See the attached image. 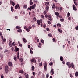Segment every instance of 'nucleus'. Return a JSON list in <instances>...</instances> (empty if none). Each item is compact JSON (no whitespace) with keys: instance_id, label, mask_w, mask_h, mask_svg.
Returning a JSON list of instances; mask_svg holds the SVG:
<instances>
[{"instance_id":"1","label":"nucleus","mask_w":78,"mask_h":78,"mask_svg":"<svg viewBox=\"0 0 78 78\" xmlns=\"http://www.w3.org/2000/svg\"><path fill=\"white\" fill-rule=\"evenodd\" d=\"M31 61L32 63H33V62H34V63H36V58H33L31 60Z\"/></svg>"},{"instance_id":"2","label":"nucleus","mask_w":78,"mask_h":78,"mask_svg":"<svg viewBox=\"0 0 78 78\" xmlns=\"http://www.w3.org/2000/svg\"><path fill=\"white\" fill-rule=\"evenodd\" d=\"M73 9L74 11H77V9H76V7L75 6V5H73Z\"/></svg>"},{"instance_id":"3","label":"nucleus","mask_w":78,"mask_h":78,"mask_svg":"<svg viewBox=\"0 0 78 78\" xmlns=\"http://www.w3.org/2000/svg\"><path fill=\"white\" fill-rule=\"evenodd\" d=\"M15 52H17L18 51H19V48H17V46H15Z\"/></svg>"},{"instance_id":"4","label":"nucleus","mask_w":78,"mask_h":78,"mask_svg":"<svg viewBox=\"0 0 78 78\" xmlns=\"http://www.w3.org/2000/svg\"><path fill=\"white\" fill-rule=\"evenodd\" d=\"M66 65H67V66H68V67L69 69H70V68L71 67V66H70V62H67V63H66Z\"/></svg>"},{"instance_id":"5","label":"nucleus","mask_w":78,"mask_h":78,"mask_svg":"<svg viewBox=\"0 0 78 78\" xmlns=\"http://www.w3.org/2000/svg\"><path fill=\"white\" fill-rule=\"evenodd\" d=\"M36 8V4H34L32 6L30 7V9H34Z\"/></svg>"},{"instance_id":"6","label":"nucleus","mask_w":78,"mask_h":78,"mask_svg":"<svg viewBox=\"0 0 78 78\" xmlns=\"http://www.w3.org/2000/svg\"><path fill=\"white\" fill-rule=\"evenodd\" d=\"M70 65L71 66V67H72L73 69H74L75 68V66L74 65V64H73V63H71Z\"/></svg>"},{"instance_id":"7","label":"nucleus","mask_w":78,"mask_h":78,"mask_svg":"<svg viewBox=\"0 0 78 78\" xmlns=\"http://www.w3.org/2000/svg\"><path fill=\"white\" fill-rule=\"evenodd\" d=\"M50 73H52V75L54 74V69H53V68L51 69V70L50 71Z\"/></svg>"},{"instance_id":"8","label":"nucleus","mask_w":78,"mask_h":78,"mask_svg":"<svg viewBox=\"0 0 78 78\" xmlns=\"http://www.w3.org/2000/svg\"><path fill=\"white\" fill-rule=\"evenodd\" d=\"M55 14L56 16H57V17H59V13L55 12Z\"/></svg>"},{"instance_id":"9","label":"nucleus","mask_w":78,"mask_h":78,"mask_svg":"<svg viewBox=\"0 0 78 78\" xmlns=\"http://www.w3.org/2000/svg\"><path fill=\"white\" fill-rule=\"evenodd\" d=\"M20 55V52L19 51H18L17 53V58H18V59L19 58V55Z\"/></svg>"},{"instance_id":"10","label":"nucleus","mask_w":78,"mask_h":78,"mask_svg":"<svg viewBox=\"0 0 78 78\" xmlns=\"http://www.w3.org/2000/svg\"><path fill=\"white\" fill-rule=\"evenodd\" d=\"M8 65L10 67H11L12 66V63L11 62H9Z\"/></svg>"},{"instance_id":"11","label":"nucleus","mask_w":78,"mask_h":78,"mask_svg":"<svg viewBox=\"0 0 78 78\" xmlns=\"http://www.w3.org/2000/svg\"><path fill=\"white\" fill-rule=\"evenodd\" d=\"M17 31L18 32V33H22V30L21 29H20L19 30H18Z\"/></svg>"},{"instance_id":"12","label":"nucleus","mask_w":78,"mask_h":78,"mask_svg":"<svg viewBox=\"0 0 78 78\" xmlns=\"http://www.w3.org/2000/svg\"><path fill=\"white\" fill-rule=\"evenodd\" d=\"M5 70H8V66L6 65L5 66Z\"/></svg>"},{"instance_id":"13","label":"nucleus","mask_w":78,"mask_h":78,"mask_svg":"<svg viewBox=\"0 0 78 78\" xmlns=\"http://www.w3.org/2000/svg\"><path fill=\"white\" fill-rule=\"evenodd\" d=\"M49 6H47L46 7V9L47 11H48V10L49 9Z\"/></svg>"},{"instance_id":"14","label":"nucleus","mask_w":78,"mask_h":78,"mask_svg":"<svg viewBox=\"0 0 78 78\" xmlns=\"http://www.w3.org/2000/svg\"><path fill=\"white\" fill-rule=\"evenodd\" d=\"M60 59L61 61H63L64 60V58L62 56H61L60 57Z\"/></svg>"},{"instance_id":"15","label":"nucleus","mask_w":78,"mask_h":78,"mask_svg":"<svg viewBox=\"0 0 78 78\" xmlns=\"http://www.w3.org/2000/svg\"><path fill=\"white\" fill-rule=\"evenodd\" d=\"M45 5L46 6H49V2H45Z\"/></svg>"},{"instance_id":"16","label":"nucleus","mask_w":78,"mask_h":78,"mask_svg":"<svg viewBox=\"0 0 78 78\" xmlns=\"http://www.w3.org/2000/svg\"><path fill=\"white\" fill-rule=\"evenodd\" d=\"M19 73H20L23 74V73L24 71L23 70H21L19 71Z\"/></svg>"},{"instance_id":"17","label":"nucleus","mask_w":78,"mask_h":78,"mask_svg":"<svg viewBox=\"0 0 78 78\" xmlns=\"http://www.w3.org/2000/svg\"><path fill=\"white\" fill-rule=\"evenodd\" d=\"M11 11H12V12H13V11H14V9L13 8V7H12V6L11 7Z\"/></svg>"},{"instance_id":"18","label":"nucleus","mask_w":78,"mask_h":78,"mask_svg":"<svg viewBox=\"0 0 78 78\" xmlns=\"http://www.w3.org/2000/svg\"><path fill=\"white\" fill-rule=\"evenodd\" d=\"M21 28V27H20L19 26H17L16 27V29H20Z\"/></svg>"},{"instance_id":"19","label":"nucleus","mask_w":78,"mask_h":78,"mask_svg":"<svg viewBox=\"0 0 78 78\" xmlns=\"http://www.w3.org/2000/svg\"><path fill=\"white\" fill-rule=\"evenodd\" d=\"M23 41H24L25 43H26L27 42V40L24 38H23Z\"/></svg>"},{"instance_id":"20","label":"nucleus","mask_w":78,"mask_h":78,"mask_svg":"<svg viewBox=\"0 0 78 78\" xmlns=\"http://www.w3.org/2000/svg\"><path fill=\"white\" fill-rule=\"evenodd\" d=\"M55 4L54 3H53V4L52 8V9H55Z\"/></svg>"},{"instance_id":"21","label":"nucleus","mask_w":78,"mask_h":78,"mask_svg":"<svg viewBox=\"0 0 78 78\" xmlns=\"http://www.w3.org/2000/svg\"><path fill=\"white\" fill-rule=\"evenodd\" d=\"M33 20H34V22H36V20H37V19L35 17H34L33 18Z\"/></svg>"},{"instance_id":"22","label":"nucleus","mask_w":78,"mask_h":78,"mask_svg":"<svg viewBox=\"0 0 78 78\" xmlns=\"http://www.w3.org/2000/svg\"><path fill=\"white\" fill-rule=\"evenodd\" d=\"M75 75L77 77L78 76V72H76L75 73Z\"/></svg>"},{"instance_id":"23","label":"nucleus","mask_w":78,"mask_h":78,"mask_svg":"<svg viewBox=\"0 0 78 78\" xmlns=\"http://www.w3.org/2000/svg\"><path fill=\"white\" fill-rule=\"evenodd\" d=\"M30 5H32L33 3V2H32V1H31V0H30Z\"/></svg>"},{"instance_id":"24","label":"nucleus","mask_w":78,"mask_h":78,"mask_svg":"<svg viewBox=\"0 0 78 78\" xmlns=\"http://www.w3.org/2000/svg\"><path fill=\"white\" fill-rule=\"evenodd\" d=\"M49 65L51 66H51H52L53 62H51L49 63Z\"/></svg>"},{"instance_id":"25","label":"nucleus","mask_w":78,"mask_h":78,"mask_svg":"<svg viewBox=\"0 0 78 78\" xmlns=\"http://www.w3.org/2000/svg\"><path fill=\"white\" fill-rule=\"evenodd\" d=\"M37 22L38 25H40V23H41V22H40V21H39V20H38L37 21Z\"/></svg>"},{"instance_id":"26","label":"nucleus","mask_w":78,"mask_h":78,"mask_svg":"<svg viewBox=\"0 0 78 78\" xmlns=\"http://www.w3.org/2000/svg\"><path fill=\"white\" fill-rule=\"evenodd\" d=\"M58 30L60 33H62V30L60 29H58Z\"/></svg>"},{"instance_id":"27","label":"nucleus","mask_w":78,"mask_h":78,"mask_svg":"<svg viewBox=\"0 0 78 78\" xmlns=\"http://www.w3.org/2000/svg\"><path fill=\"white\" fill-rule=\"evenodd\" d=\"M20 62H23V58H20Z\"/></svg>"},{"instance_id":"28","label":"nucleus","mask_w":78,"mask_h":78,"mask_svg":"<svg viewBox=\"0 0 78 78\" xmlns=\"http://www.w3.org/2000/svg\"><path fill=\"white\" fill-rule=\"evenodd\" d=\"M67 17H69L70 16V14L69 12H68L67 14Z\"/></svg>"},{"instance_id":"29","label":"nucleus","mask_w":78,"mask_h":78,"mask_svg":"<svg viewBox=\"0 0 78 78\" xmlns=\"http://www.w3.org/2000/svg\"><path fill=\"white\" fill-rule=\"evenodd\" d=\"M8 71L9 70H5V73L6 74H8Z\"/></svg>"},{"instance_id":"30","label":"nucleus","mask_w":78,"mask_h":78,"mask_svg":"<svg viewBox=\"0 0 78 78\" xmlns=\"http://www.w3.org/2000/svg\"><path fill=\"white\" fill-rule=\"evenodd\" d=\"M61 22H63V21H64V19L62 18V19H60Z\"/></svg>"},{"instance_id":"31","label":"nucleus","mask_w":78,"mask_h":78,"mask_svg":"<svg viewBox=\"0 0 78 78\" xmlns=\"http://www.w3.org/2000/svg\"><path fill=\"white\" fill-rule=\"evenodd\" d=\"M57 27H61V25L60 24H57Z\"/></svg>"},{"instance_id":"32","label":"nucleus","mask_w":78,"mask_h":78,"mask_svg":"<svg viewBox=\"0 0 78 78\" xmlns=\"http://www.w3.org/2000/svg\"><path fill=\"white\" fill-rule=\"evenodd\" d=\"M11 45H12V41H10L9 43V45L10 46Z\"/></svg>"},{"instance_id":"33","label":"nucleus","mask_w":78,"mask_h":78,"mask_svg":"<svg viewBox=\"0 0 78 78\" xmlns=\"http://www.w3.org/2000/svg\"><path fill=\"white\" fill-rule=\"evenodd\" d=\"M74 3L76 6H77L78 5V3H77L75 2H74Z\"/></svg>"},{"instance_id":"34","label":"nucleus","mask_w":78,"mask_h":78,"mask_svg":"<svg viewBox=\"0 0 78 78\" xmlns=\"http://www.w3.org/2000/svg\"><path fill=\"white\" fill-rule=\"evenodd\" d=\"M48 36L50 37H52V35H51V34L50 33L48 34Z\"/></svg>"},{"instance_id":"35","label":"nucleus","mask_w":78,"mask_h":78,"mask_svg":"<svg viewBox=\"0 0 78 78\" xmlns=\"http://www.w3.org/2000/svg\"><path fill=\"white\" fill-rule=\"evenodd\" d=\"M32 69L33 71H34V66H32Z\"/></svg>"},{"instance_id":"36","label":"nucleus","mask_w":78,"mask_h":78,"mask_svg":"<svg viewBox=\"0 0 78 78\" xmlns=\"http://www.w3.org/2000/svg\"><path fill=\"white\" fill-rule=\"evenodd\" d=\"M0 57L1 58H3V55L2 54H0Z\"/></svg>"},{"instance_id":"37","label":"nucleus","mask_w":78,"mask_h":78,"mask_svg":"<svg viewBox=\"0 0 78 78\" xmlns=\"http://www.w3.org/2000/svg\"><path fill=\"white\" fill-rule=\"evenodd\" d=\"M44 69L45 70H47V66H44Z\"/></svg>"},{"instance_id":"38","label":"nucleus","mask_w":78,"mask_h":78,"mask_svg":"<svg viewBox=\"0 0 78 78\" xmlns=\"http://www.w3.org/2000/svg\"><path fill=\"white\" fill-rule=\"evenodd\" d=\"M26 30L27 32H29L30 31V30L28 29V28H27L26 29Z\"/></svg>"},{"instance_id":"39","label":"nucleus","mask_w":78,"mask_h":78,"mask_svg":"<svg viewBox=\"0 0 78 78\" xmlns=\"http://www.w3.org/2000/svg\"><path fill=\"white\" fill-rule=\"evenodd\" d=\"M15 8L16 9H17L18 8V6L17 5H16V6L15 7Z\"/></svg>"},{"instance_id":"40","label":"nucleus","mask_w":78,"mask_h":78,"mask_svg":"<svg viewBox=\"0 0 78 78\" xmlns=\"http://www.w3.org/2000/svg\"><path fill=\"white\" fill-rule=\"evenodd\" d=\"M52 40L54 42H56V40H55V39L54 38L52 39Z\"/></svg>"},{"instance_id":"41","label":"nucleus","mask_w":78,"mask_h":78,"mask_svg":"<svg viewBox=\"0 0 78 78\" xmlns=\"http://www.w3.org/2000/svg\"><path fill=\"white\" fill-rule=\"evenodd\" d=\"M8 50L6 49L4 51V53H6L7 52H8Z\"/></svg>"},{"instance_id":"42","label":"nucleus","mask_w":78,"mask_h":78,"mask_svg":"<svg viewBox=\"0 0 78 78\" xmlns=\"http://www.w3.org/2000/svg\"><path fill=\"white\" fill-rule=\"evenodd\" d=\"M42 66V63L41 62L39 64V66Z\"/></svg>"},{"instance_id":"43","label":"nucleus","mask_w":78,"mask_h":78,"mask_svg":"<svg viewBox=\"0 0 78 78\" xmlns=\"http://www.w3.org/2000/svg\"><path fill=\"white\" fill-rule=\"evenodd\" d=\"M48 17L49 18V19H51V16L50 15H48Z\"/></svg>"},{"instance_id":"44","label":"nucleus","mask_w":78,"mask_h":78,"mask_svg":"<svg viewBox=\"0 0 78 78\" xmlns=\"http://www.w3.org/2000/svg\"><path fill=\"white\" fill-rule=\"evenodd\" d=\"M76 30H78V25L75 27Z\"/></svg>"},{"instance_id":"45","label":"nucleus","mask_w":78,"mask_h":78,"mask_svg":"<svg viewBox=\"0 0 78 78\" xmlns=\"http://www.w3.org/2000/svg\"><path fill=\"white\" fill-rule=\"evenodd\" d=\"M48 77H49V74H47L46 75V78H48Z\"/></svg>"},{"instance_id":"46","label":"nucleus","mask_w":78,"mask_h":78,"mask_svg":"<svg viewBox=\"0 0 78 78\" xmlns=\"http://www.w3.org/2000/svg\"><path fill=\"white\" fill-rule=\"evenodd\" d=\"M30 51L31 54H33V51L31 50V49L30 50Z\"/></svg>"},{"instance_id":"47","label":"nucleus","mask_w":78,"mask_h":78,"mask_svg":"<svg viewBox=\"0 0 78 78\" xmlns=\"http://www.w3.org/2000/svg\"><path fill=\"white\" fill-rule=\"evenodd\" d=\"M26 78H28V74H27L26 75Z\"/></svg>"},{"instance_id":"48","label":"nucleus","mask_w":78,"mask_h":78,"mask_svg":"<svg viewBox=\"0 0 78 78\" xmlns=\"http://www.w3.org/2000/svg\"><path fill=\"white\" fill-rule=\"evenodd\" d=\"M41 42H42V43H44V41L43 40H41Z\"/></svg>"},{"instance_id":"49","label":"nucleus","mask_w":78,"mask_h":78,"mask_svg":"<svg viewBox=\"0 0 78 78\" xmlns=\"http://www.w3.org/2000/svg\"><path fill=\"white\" fill-rule=\"evenodd\" d=\"M48 24H49V25H51V23L50 22V21H48Z\"/></svg>"},{"instance_id":"50","label":"nucleus","mask_w":78,"mask_h":78,"mask_svg":"<svg viewBox=\"0 0 78 78\" xmlns=\"http://www.w3.org/2000/svg\"><path fill=\"white\" fill-rule=\"evenodd\" d=\"M14 60L15 61H17V59H16V57H14Z\"/></svg>"},{"instance_id":"51","label":"nucleus","mask_w":78,"mask_h":78,"mask_svg":"<svg viewBox=\"0 0 78 78\" xmlns=\"http://www.w3.org/2000/svg\"><path fill=\"white\" fill-rule=\"evenodd\" d=\"M3 42H5V41H6V39L5 38H4L3 39Z\"/></svg>"},{"instance_id":"52","label":"nucleus","mask_w":78,"mask_h":78,"mask_svg":"<svg viewBox=\"0 0 78 78\" xmlns=\"http://www.w3.org/2000/svg\"><path fill=\"white\" fill-rule=\"evenodd\" d=\"M17 6H18V7L19 8H18L19 9H20V6H19V5L17 4Z\"/></svg>"},{"instance_id":"53","label":"nucleus","mask_w":78,"mask_h":78,"mask_svg":"<svg viewBox=\"0 0 78 78\" xmlns=\"http://www.w3.org/2000/svg\"><path fill=\"white\" fill-rule=\"evenodd\" d=\"M46 14H47V11H45L44 12V15H45Z\"/></svg>"},{"instance_id":"54","label":"nucleus","mask_w":78,"mask_h":78,"mask_svg":"<svg viewBox=\"0 0 78 78\" xmlns=\"http://www.w3.org/2000/svg\"><path fill=\"white\" fill-rule=\"evenodd\" d=\"M33 75H34V76H35V75H36V74H35V72H34L33 73Z\"/></svg>"},{"instance_id":"55","label":"nucleus","mask_w":78,"mask_h":78,"mask_svg":"<svg viewBox=\"0 0 78 78\" xmlns=\"http://www.w3.org/2000/svg\"><path fill=\"white\" fill-rule=\"evenodd\" d=\"M13 3L14 2L12 0L10 1V3H12H12Z\"/></svg>"},{"instance_id":"56","label":"nucleus","mask_w":78,"mask_h":78,"mask_svg":"<svg viewBox=\"0 0 78 78\" xmlns=\"http://www.w3.org/2000/svg\"><path fill=\"white\" fill-rule=\"evenodd\" d=\"M46 27H47V25H46V24H44L43 25V27L44 28H46Z\"/></svg>"},{"instance_id":"57","label":"nucleus","mask_w":78,"mask_h":78,"mask_svg":"<svg viewBox=\"0 0 78 78\" xmlns=\"http://www.w3.org/2000/svg\"><path fill=\"white\" fill-rule=\"evenodd\" d=\"M24 8H27V5H25L24 6Z\"/></svg>"},{"instance_id":"58","label":"nucleus","mask_w":78,"mask_h":78,"mask_svg":"<svg viewBox=\"0 0 78 78\" xmlns=\"http://www.w3.org/2000/svg\"><path fill=\"white\" fill-rule=\"evenodd\" d=\"M46 30H47V31H49V30H50L49 29V28H47Z\"/></svg>"},{"instance_id":"59","label":"nucleus","mask_w":78,"mask_h":78,"mask_svg":"<svg viewBox=\"0 0 78 78\" xmlns=\"http://www.w3.org/2000/svg\"><path fill=\"white\" fill-rule=\"evenodd\" d=\"M70 77H71V78H72V77H73V76H72V74H70Z\"/></svg>"},{"instance_id":"60","label":"nucleus","mask_w":78,"mask_h":78,"mask_svg":"<svg viewBox=\"0 0 78 78\" xmlns=\"http://www.w3.org/2000/svg\"><path fill=\"white\" fill-rule=\"evenodd\" d=\"M14 47H12V48H11V50L12 51H14Z\"/></svg>"},{"instance_id":"61","label":"nucleus","mask_w":78,"mask_h":78,"mask_svg":"<svg viewBox=\"0 0 78 78\" xmlns=\"http://www.w3.org/2000/svg\"><path fill=\"white\" fill-rule=\"evenodd\" d=\"M42 78H45V75H43L42 76Z\"/></svg>"},{"instance_id":"62","label":"nucleus","mask_w":78,"mask_h":78,"mask_svg":"<svg viewBox=\"0 0 78 78\" xmlns=\"http://www.w3.org/2000/svg\"><path fill=\"white\" fill-rule=\"evenodd\" d=\"M32 28V27H30V26H29V29L30 30H31V28Z\"/></svg>"},{"instance_id":"63","label":"nucleus","mask_w":78,"mask_h":78,"mask_svg":"<svg viewBox=\"0 0 78 78\" xmlns=\"http://www.w3.org/2000/svg\"><path fill=\"white\" fill-rule=\"evenodd\" d=\"M48 20L50 21H52V19L51 18L48 19Z\"/></svg>"},{"instance_id":"64","label":"nucleus","mask_w":78,"mask_h":78,"mask_svg":"<svg viewBox=\"0 0 78 78\" xmlns=\"http://www.w3.org/2000/svg\"><path fill=\"white\" fill-rule=\"evenodd\" d=\"M41 16L43 19H44V16L43 15H42Z\"/></svg>"}]
</instances>
